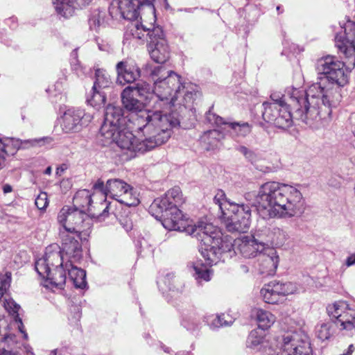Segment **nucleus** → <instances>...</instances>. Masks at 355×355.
<instances>
[{
    "label": "nucleus",
    "mask_w": 355,
    "mask_h": 355,
    "mask_svg": "<svg viewBox=\"0 0 355 355\" xmlns=\"http://www.w3.org/2000/svg\"><path fill=\"white\" fill-rule=\"evenodd\" d=\"M44 173L46 175H50L51 173V167L49 166L46 168Z\"/></svg>",
    "instance_id": "56"
},
{
    "label": "nucleus",
    "mask_w": 355,
    "mask_h": 355,
    "mask_svg": "<svg viewBox=\"0 0 355 355\" xmlns=\"http://www.w3.org/2000/svg\"><path fill=\"white\" fill-rule=\"evenodd\" d=\"M129 189V184L120 179H110L107 181V195L119 201L123 193Z\"/></svg>",
    "instance_id": "27"
},
{
    "label": "nucleus",
    "mask_w": 355,
    "mask_h": 355,
    "mask_svg": "<svg viewBox=\"0 0 355 355\" xmlns=\"http://www.w3.org/2000/svg\"><path fill=\"white\" fill-rule=\"evenodd\" d=\"M289 238V234L286 230L272 227L270 243L277 247H282L287 243Z\"/></svg>",
    "instance_id": "31"
},
{
    "label": "nucleus",
    "mask_w": 355,
    "mask_h": 355,
    "mask_svg": "<svg viewBox=\"0 0 355 355\" xmlns=\"http://www.w3.org/2000/svg\"><path fill=\"white\" fill-rule=\"evenodd\" d=\"M345 64L334 56L319 59L316 69L325 77L312 84L307 90L290 88L287 94L297 105V116L308 123L310 120H320L329 116L331 107L341 101V87L348 83Z\"/></svg>",
    "instance_id": "2"
},
{
    "label": "nucleus",
    "mask_w": 355,
    "mask_h": 355,
    "mask_svg": "<svg viewBox=\"0 0 355 355\" xmlns=\"http://www.w3.org/2000/svg\"><path fill=\"white\" fill-rule=\"evenodd\" d=\"M133 88L134 92L137 94L138 96L145 100L153 98L155 95L153 92V89L151 88L150 85L146 82H139L135 86H130Z\"/></svg>",
    "instance_id": "33"
},
{
    "label": "nucleus",
    "mask_w": 355,
    "mask_h": 355,
    "mask_svg": "<svg viewBox=\"0 0 355 355\" xmlns=\"http://www.w3.org/2000/svg\"><path fill=\"white\" fill-rule=\"evenodd\" d=\"M71 57L73 58L74 59L77 58V57H78L77 49H75L74 51H73V52L71 53Z\"/></svg>",
    "instance_id": "55"
},
{
    "label": "nucleus",
    "mask_w": 355,
    "mask_h": 355,
    "mask_svg": "<svg viewBox=\"0 0 355 355\" xmlns=\"http://www.w3.org/2000/svg\"><path fill=\"white\" fill-rule=\"evenodd\" d=\"M279 9H280V6H277V10H279Z\"/></svg>",
    "instance_id": "59"
},
{
    "label": "nucleus",
    "mask_w": 355,
    "mask_h": 355,
    "mask_svg": "<svg viewBox=\"0 0 355 355\" xmlns=\"http://www.w3.org/2000/svg\"><path fill=\"white\" fill-rule=\"evenodd\" d=\"M92 0H52L56 12L64 18L72 17L75 11L87 6Z\"/></svg>",
    "instance_id": "24"
},
{
    "label": "nucleus",
    "mask_w": 355,
    "mask_h": 355,
    "mask_svg": "<svg viewBox=\"0 0 355 355\" xmlns=\"http://www.w3.org/2000/svg\"><path fill=\"white\" fill-rule=\"evenodd\" d=\"M3 307L9 314L14 316L15 320L18 322L19 324L22 325L21 320L19 317L18 313L20 309L19 304H17L12 299H5Z\"/></svg>",
    "instance_id": "41"
},
{
    "label": "nucleus",
    "mask_w": 355,
    "mask_h": 355,
    "mask_svg": "<svg viewBox=\"0 0 355 355\" xmlns=\"http://www.w3.org/2000/svg\"><path fill=\"white\" fill-rule=\"evenodd\" d=\"M282 351L284 355H312L309 338L302 332H289L283 336Z\"/></svg>",
    "instance_id": "13"
},
{
    "label": "nucleus",
    "mask_w": 355,
    "mask_h": 355,
    "mask_svg": "<svg viewBox=\"0 0 355 355\" xmlns=\"http://www.w3.org/2000/svg\"><path fill=\"white\" fill-rule=\"evenodd\" d=\"M53 139L50 137H44L37 139L25 140L26 144H28L29 147H42L51 146L53 145Z\"/></svg>",
    "instance_id": "44"
},
{
    "label": "nucleus",
    "mask_w": 355,
    "mask_h": 355,
    "mask_svg": "<svg viewBox=\"0 0 355 355\" xmlns=\"http://www.w3.org/2000/svg\"><path fill=\"white\" fill-rule=\"evenodd\" d=\"M28 144L15 138H6L2 140V144L0 146V150L6 155H14L21 148H28Z\"/></svg>",
    "instance_id": "28"
},
{
    "label": "nucleus",
    "mask_w": 355,
    "mask_h": 355,
    "mask_svg": "<svg viewBox=\"0 0 355 355\" xmlns=\"http://www.w3.org/2000/svg\"><path fill=\"white\" fill-rule=\"evenodd\" d=\"M112 83L110 76L105 70L103 69H96L95 70L94 89H107L111 87Z\"/></svg>",
    "instance_id": "30"
},
{
    "label": "nucleus",
    "mask_w": 355,
    "mask_h": 355,
    "mask_svg": "<svg viewBox=\"0 0 355 355\" xmlns=\"http://www.w3.org/2000/svg\"><path fill=\"white\" fill-rule=\"evenodd\" d=\"M182 92L184 93L182 100L184 104H182V102H175V107H170L169 113H164L166 114L168 119H169V121H172L176 119H178V121L177 124L171 125V126L170 127L171 134L172 133V128L180 125L181 116L180 113L184 112V111H185L187 107L190 108L194 100L198 95V90L197 86L191 83H183L182 82L180 94Z\"/></svg>",
    "instance_id": "16"
},
{
    "label": "nucleus",
    "mask_w": 355,
    "mask_h": 355,
    "mask_svg": "<svg viewBox=\"0 0 355 355\" xmlns=\"http://www.w3.org/2000/svg\"><path fill=\"white\" fill-rule=\"evenodd\" d=\"M64 258L58 250L48 249L42 258L35 262V270L44 279V286L48 288H62L65 284L68 271L69 277L76 288H84L87 286L86 272L72 265L70 260L63 264Z\"/></svg>",
    "instance_id": "5"
},
{
    "label": "nucleus",
    "mask_w": 355,
    "mask_h": 355,
    "mask_svg": "<svg viewBox=\"0 0 355 355\" xmlns=\"http://www.w3.org/2000/svg\"><path fill=\"white\" fill-rule=\"evenodd\" d=\"M204 259H205L203 257ZM206 265L202 263L200 261H197L193 264V269L194 271L193 276L199 284L202 282H209L211 280L212 271L207 267V265L212 266L213 264H209L207 261Z\"/></svg>",
    "instance_id": "29"
},
{
    "label": "nucleus",
    "mask_w": 355,
    "mask_h": 355,
    "mask_svg": "<svg viewBox=\"0 0 355 355\" xmlns=\"http://www.w3.org/2000/svg\"><path fill=\"white\" fill-rule=\"evenodd\" d=\"M93 188L94 189L97 191L96 193L92 194L94 198H96V195H101L103 198V200H105L106 201L105 198L107 196V184L104 186V182L101 180H98L94 184Z\"/></svg>",
    "instance_id": "47"
},
{
    "label": "nucleus",
    "mask_w": 355,
    "mask_h": 355,
    "mask_svg": "<svg viewBox=\"0 0 355 355\" xmlns=\"http://www.w3.org/2000/svg\"><path fill=\"white\" fill-rule=\"evenodd\" d=\"M223 138V135L219 130H211L205 132L201 137L202 142L209 145V147L214 148L217 146L218 142Z\"/></svg>",
    "instance_id": "34"
},
{
    "label": "nucleus",
    "mask_w": 355,
    "mask_h": 355,
    "mask_svg": "<svg viewBox=\"0 0 355 355\" xmlns=\"http://www.w3.org/2000/svg\"><path fill=\"white\" fill-rule=\"evenodd\" d=\"M214 202L216 205H218L220 210L221 211V218L224 216L225 212H227V210L231 209L232 205H236V203L231 202L227 200L225 192L223 190H218L214 198Z\"/></svg>",
    "instance_id": "32"
},
{
    "label": "nucleus",
    "mask_w": 355,
    "mask_h": 355,
    "mask_svg": "<svg viewBox=\"0 0 355 355\" xmlns=\"http://www.w3.org/2000/svg\"><path fill=\"white\" fill-rule=\"evenodd\" d=\"M1 144H2V139H0V146H1Z\"/></svg>",
    "instance_id": "58"
},
{
    "label": "nucleus",
    "mask_w": 355,
    "mask_h": 355,
    "mask_svg": "<svg viewBox=\"0 0 355 355\" xmlns=\"http://www.w3.org/2000/svg\"><path fill=\"white\" fill-rule=\"evenodd\" d=\"M276 285L282 300H284L285 296L297 293L300 290L298 286L293 282L282 283L276 282Z\"/></svg>",
    "instance_id": "37"
},
{
    "label": "nucleus",
    "mask_w": 355,
    "mask_h": 355,
    "mask_svg": "<svg viewBox=\"0 0 355 355\" xmlns=\"http://www.w3.org/2000/svg\"><path fill=\"white\" fill-rule=\"evenodd\" d=\"M345 265L347 267H350L352 266L355 265V253L352 254L347 258Z\"/></svg>",
    "instance_id": "51"
},
{
    "label": "nucleus",
    "mask_w": 355,
    "mask_h": 355,
    "mask_svg": "<svg viewBox=\"0 0 355 355\" xmlns=\"http://www.w3.org/2000/svg\"><path fill=\"white\" fill-rule=\"evenodd\" d=\"M316 336L321 340H326L329 339L333 331H331V325L330 324H322L316 328Z\"/></svg>",
    "instance_id": "43"
},
{
    "label": "nucleus",
    "mask_w": 355,
    "mask_h": 355,
    "mask_svg": "<svg viewBox=\"0 0 355 355\" xmlns=\"http://www.w3.org/2000/svg\"><path fill=\"white\" fill-rule=\"evenodd\" d=\"M60 235L62 239V250H60L61 254L64 257L63 253H64L72 261H78L82 256V248L78 241L76 239L78 237L74 234L64 233V232H60ZM48 249L53 250L52 247H49L46 248V252ZM55 250L59 251L58 248Z\"/></svg>",
    "instance_id": "21"
},
{
    "label": "nucleus",
    "mask_w": 355,
    "mask_h": 355,
    "mask_svg": "<svg viewBox=\"0 0 355 355\" xmlns=\"http://www.w3.org/2000/svg\"><path fill=\"white\" fill-rule=\"evenodd\" d=\"M119 222L121 225L123 226L124 230L127 232L130 231L132 228V222L130 218L128 217H121L119 219Z\"/></svg>",
    "instance_id": "50"
},
{
    "label": "nucleus",
    "mask_w": 355,
    "mask_h": 355,
    "mask_svg": "<svg viewBox=\"0 0 355 355\" xmlns=\"http://www.w3.org/2000/svg\"><path fill=\"white\" fill-rule=\"evenodd\" d=\"M227 315L225 314L216 315H207L205 317V321L210 326L211 328H219L221 327L229 326L232 323V321L226 319Z\"/></svg>",
    "instance_id": "36"
},
{
    "label": "nucleus",
    "mask_w": 355,
    "mask_h": 355,
    "mask_svg": "<svg viewBox=\"0 0 355 355\" xmlns=\"http://www.w3.org/2000/svg\"><path fill=\"white\" fill-rule=\"evenodd\" d=\"M136 93L134 92L133 88L130 87H126L121 92V97L122 104L124 107L132 112L136 113V118L138 116L141 114V112H159L161 114L168 119L166 114H164L163 110H143L144 103L135 98Z\"/></svg>",
    "instance_id": "22"
},
{
    "label": "nucleus",
    "mask_w": 355,
    "mask_h": 355,
    "mask_svg": "<svg viewBox=\"0 0 355 355\" xmlns=\"http://www.w3.org/2000/svg\"><path fill=\"white\" fill-rule=\"evenodd\" d=\"M74 208L83 210V213L87 211L89 214L99 221H103L108 216L109 205L105 200L100 202L92 198V193L87 189L79 190L73 198Z\"/></svg>",
    "instance_id": "12"
},
{
    "label": "nucleus",
    "mask_w": 355,
    "mask_h": 355,
    "mask_svg": "<svg viewBox=\"0 0 355 355\" xmlns=\"http://www.w3.org/2000/svg\"><path fill=\"white\" fill-rule=\"evenodd\" d=\"M272 227L263 226L256 229L253 235L251 236H255L256 239L258 240V242H263L264 250L268 245V243H270L271 233H272Z\"/></svg>",
    "instance_id": "38"
},
{
    "label": "nucleus",
    "mask_w": 355,
    "mask_h": 355,
    "mask_svg": "<svg viewBox=\"0 0 355 355\" xmlns=\"http://www.w3.org/2000/svg\"><path fill=\"white\" fill-rule=\"evenodd\" d=\"M290 88H294L293 87H288L286 88V89L285 90V94L282 96V97H279L276 93H273L270 95V98H272V96L274 95V98L275 99H277V101L278 102H280V101H283L284 103H287L286 102V98L288 97L290 100V103H289V105H292L293 108L295 110V114H297V105L296 103V102H295L294 99H293L288 94H287V90ZM295 117L297 119H300L302 121L304 122L307 125H309L310 126H313L315 125V123L319 121L320 120H312L311 121L310 120V122L308 123L307 121H306L305 120H303L302 119L300 118V117H297V115H295Z\"/></svg>",
    "instance_id": "39"
},
{
    "label": "nucleus",
    "mask_w": 355,
    "mask_h": 355,
    "mask_svg": "<svg viewBox=\"0 0 355 355\" xmlns=\"http://www.w3.org/2000/svg\"><path fill=\"white\" fill-rule=\"evenodd\" d=\"M65 169H66V167L64 166H61L58 167L56 168V171H55L56 175H61L64 173Z\"/></svg>",
    "instance_id": "52"
},
{
    "label": "nucleus",
    "mask_w": 355,
    "mask_h": 355,
    "mask_svg": "<svg viewBox=\"0 0 355 355\" xmlns=\"http://www.w3.org/2000/svg\"><path fill=\"white\" fill-rule=\"evenodd\" d=\"M182 324L188 330H193L198 326V320L196 318H184Z\"/></svg>",
    "instance_id": "49"
},
{
    "label": "nucleus",
    "mask_w": 355,
    "mask_h": 355,
    "mask_svg": "<svg viewBox=\"0 0 355 355\" xmlns=\"http://www.w3.org/2000/svg\"><path fill=\"white\" fill-rule=\"evenodd\" d=\"M157 217L162 218L163 226L168 230L185 231L200 242V252L202 257L211 261L218 260L220 251H226L231 247L230 243H223L221 232L211 223L199 221L194 225L189 224L182 211L176 206L164 209Z\"/></svg>",
    "instance_id": "3"
},
{
    "label": "nucleus",
    "mask_w": 355,
    "mask_h": 355,
    "mask_svg": "<svg viewBox=\"0 0 355 355\" xmlns=\"http://www.w3.org/2000/svg\"><path fill=\"white\" fill-rule=\"evenodd\" d=\"M92 120L90 114L85 113L83 110L71 108L67 110L63 114L61 128L66 133L76 132L87 125Z\"/></svg>",
    "instance_id": "17"
},
{
    "label": "nucleus",
    "mask_w": 355,
    "mask_h": 355,
    "mask_svg": "<svg viewBox=\"0 0 355 355\" xmlns=\"http://www.w3.org/2000/svg\"><path fill=\"white\" fill-rule=\"evenodd\" d=\"M253 202L266 211L270 218L289 219L301 217L306 207L302 192L290 184L267 182L259 189Z\"/></svg>",
    "instance_id": "4"
},
{
    "label": "nucleus",
    "mask_w": 355,
    "mask_h": 355,
    "mask_svg": "<svg viewBox=\"0 0 355 355\" xmlns=\"http://www.w3.org/2000/svg\"><path fill=\"white\" fill-rule=\"evenodd\" d=\"M117 83L121 85L132 83L141 76V70L135 62L123 60L116 65Z\"/></svg>",
    "instance_id": "19"
},
{
    "label": "nucleus",
    "mask_w": 355,
    "mask_h": 355,
    "mask_svg": "<svg viewBox=\"0 0 355 355\" xmlns=\"http://www.w3.org/2000/svg\"><path fill=\"white\" fill-rule=\"evenodd\" d=\"M18 328H20V326H19V325L18 326ZM20 329V331L22 332L21 329Z\"/></svg>",
    "instance_id": "60"
},
{
    "label": "nucleus",
    "mask_w": 355,
    "mask_h": 355,
    "mask_svg": "<svg viewBox=\"0 0 355 355\" xmlns=\"http://www.w3.org/2000/svg\"><path fill=\"white\" fill-rule=\"evenodd\" d=\"M35 203L39 209L42 210L46 209L49 204L47 193L41 192L36 198Z\"/></svg>",
    "instance_id": "48"
},
{
    "label": "nucleus",
    "mask_w": 355,
    "mask_h": 355,
    "mask_svg": "<svg viewBox=\"0 0 355 355\" xmlns=\"http://www.w3.org/2000/svg\"><path fill=\"white\" fill-rule=\"evenodd\" d=\"M251 196H252V194H251V193H248V194H246V196H245V198H246L247 200H250V198H251Z\"/></svg>",
    "instance_id": "57"
},
{
    "label": "nucleus",
    "mask_w": 355,
    "mask_h": 355,
    "mask_svg": "<svg viewBox=\"0 0 355 355\" xmlns=\"http://www.w3.org/2000/svg\"><path fill=\"white\" fill-rule=\"evenodd\" d=\"M221 240L223 243H230L231 247L228 250L220 251L219 259L216 262L211 263V261L205 259L209 264H216L220 260H224L225 257H231L232 249H233L234 253L240 254L245 259L256 257L264 250L263 242H258L255 236H243L234 239L232 243L231 239L227 236L223 237V234L221 233Z\"/></svg>",
    "instance_id": "8"
},
{
    "label": "nucleus",
    "mask_w": 355,
    "mask_h": 355,
    "mask_svg": "<svg viewBox=\"0 0 355 355\" xmlns=\"http://www.w3.org/2000/svg\"><path fill=\"white\" fill-rule=\"evenodd\" d=\"M127 206H136L139 203V194L130 185L129 189L123 193L119 201Z\"/></svg>",
    "instance_id": "35"
},
{
    "label": "nucleus",
    "mask_w": 355,
    "mask_h": 355,
    "mask_svg": "<svg viewBox=\"0 0 355 355\" xmlns=\"http://www.w3.org/2000/svg\"><path fill=\"white\" fill-rule=\"evenodd\" d=\"M263 118L268 123L274 124L279 128L286 129L290 128L293 123V119H298L292 115L289 105L284 103L283 101L278 102L275 99L274 95L272 96L271 102H264L263 103Z\"/></svg>",
    "instance_id": "10"
},
{
    "label": "nucleus",
    "mask_w": 355,
    "mask_h": 355,
    "mask_svg": "<svg viewBox=\"0 0 355 355\" xmlns=\"http://www.w3.org/2000/svg\"><path fill=\"white\" fill-rule=\"evenodd\" d=\"M253 315L259 328L262 330L268 329L276 321V316L273 313L261 308L254 309Z\"/></svg>",
    "instance_id": "25"
},
{
    "label": "nucleus",
    "mask_w": 355,
    "mask_h": 355,
    "mask_svg": "<svg viewBox=\"0 0 355 355\" xmlns=\"http://www.w3.org/2000/svg\"><path fill=\"white\" fill-rule=\"evenodd\" d=\"M123 115L120 106L108 105L100 129V136L104 146L116 144L128 159L166 143L171 137L170 127L178 122L176 119L169 121L159 112H141L134 119L138 130L145 136V139L140 140L125 128Z\"/></svg>",
    "instance_id": "1"
},
{
    "label": "nucleus",
    "mask_w": 355,
    "mask_h": 355,
    "mask_svg": "<svg viewBox=\"0 0 355 355\" xmlns=\"http://www.w3.org/2000/svg\"><path fill=\"white\" fill-rule=\"evenodd\" d=\"M258 256L260 272L266 275L275 274L279 261L277 251L267 248Z\"/></svg>",
    "instance_id": "23"
},
{
    "label": "nucleus",
    "mask_w": 355,
    "mask_h": 355,
    "mask_svg": "<svg viewBox=\"0 0 355 355\" xmlns=\"http://www.w3.org/2000/svg\"><path fill=\"white\" fill-rule=\"evenodd\" d=\"M263 300L268 304H279L283 302L277 288L276 282H270L265 285L260 291Z\"/></svg>",
    "instance_id": "26"
},
{
    "label": "nucleus",
    "mask_w": 355,
    "mask_h": 355,
    "mask_svg": "<svg viewBox=\"0 0 355 355\" xmlns=\"http://www.w3.org/2000/svg\"><path fill=\"white\" fill-rule=\"evenodd\" d=\"M344 33H338L335 36V43L339 51L348 59L349 64L355 65V22L347 21Z\"/></svg>",
    "instance_id": "15"
},
{
    "label": "nucleus",
    "mask_w": 355,
    "mask_h": 355,
    "mask_svg": "<svg viewBox=\"0 0 355 355\" xmlns=\"http://www.w3.org/2000/svg\"><path fill=\"white\" fill-rule=\"evenodd\" d=\"M106 101V94L105 89H94L92 88V93L89 98H87V102L93 107H98L104 105Z\"/></svg>",
    "instance_id": "40"
},
{
    "label": "nucleus",
    "mask_w": 355,
    "mask_h": 355,
    "mask_svg": "<svg viewBox=\"0 0 355 355\" xmlns=\"http://www.w3.org/2000/svg\"><path fill=\"white\" fill-rule=\"evenodd\" d=\"M154 22L147 24H139L138 22L132 23L127 32L125 37H132L139 44L148 42V50L151 59L157 63H164L170 57V49L164 37L162 28L155 26Z\"/></svg>",
    "instance_id": "7"
},
{
    "label": "nucleus",
    "mask_w": 355,
    "mask_h": 355,
    "mask_svg": "<svg viewBox=\"0 0 355 355\" xmlns=\"http://www.w3.org/2000/svg\"><path fill=\"white\" fill-rule=\"evenodd\" d=\"M4 160H5L4 156L0 155V169L2 168Z\"/></svg>",
    "instance_id": "54"
},
{
    "label": "nucleus",
    "mask_w": 355,
    "mask_h": 355,
    "mask_svg": "<svg viewBox=\"0 0 355 355\" xmlns=\"http://www.w3.org/2000/svg\"><path fill=\"white\" fill-rule=\"evenodd\" d=\"M237 150L250 161L252 164H254L257 161V155L252 150L248 149L245 146H241L237 148Z\"/></svg>",
    "instance_id": "46"
},
{
    "label": "nucleus",
    "mask_w": 355,
    "mask_h": 355,
    "mask_svg": "<svg viewBox=\"0 0 355 355\" xmlns=\"http://www.w3.org/2000/svg\"><path fill=\"white\" fill-rule=\"evenodd\" d=\"M207 118L210 123H214L217 126L224 124V129L228 131L233 137H244L249 135L252 130V127L248 123H225L222 117L210 112L207 114Z\"/></svg>",
    "instance_id": "20"
},
{
    "label": "nucleus",
    "mask_w": 355,
    "mask_h": 355,
    "mask_svg": "<svg viewBox=\"0 0 355 355\" xmlns=\"http://www.w3.org/2000/svg\"><path fill=\"white\" fill-rule=\"evenodd\" d=\"M329 315L336 319L340 330L351 331L355 328V310L345 301L336 302L327 307Z\"/></svg>",
    "instance_id": "14"
},
{
    "label": "nucleus",
    "mask_w": 355,
    "mask_h": 355,
    "mask_svg": "<svg viewBox=\"0 0 355 355\" xmlns=\"http://www.w3.org/2000/svg\"><path fill=\"white\" fill-rule=\"evenodd\" d=\"M221 219L228 232H246L251 223V209L243 204L232 205Z\"/></svg>",
    "instance_id": "11"
},
{
    "label": "nucleus",
    "mask_w": 355,
    "mask_h": 355,
    "mask_svg": "<svg viewBox=\"0 0 355 355\" xmlns=\"http://www.w3.org/2000/svg\"><path fill=\"white\" fill-rule=\"evenodd\" d=\"M85 213L74 207H64L58 215V221L63 227L64 233L76 235L82 239V236H87L89 224L85 223Z\"/></svg>",
    "instance_id": "9"
},
{
    "label": "nucleus",
    "mask_w": 355,
    "mask_h": 355,
    "mask_svg": "<svg viewBox=\"0 0 355 355\" xmlns=\"http://www.w3.org/2000/svg\"><path fill=\"white\" fill-rule=\"evenodd\" d=\"M184 202L182 192L179 187H174L168 190L164 196L155 199L150 206V212L156 218L164 209L171 206L178 207Z\"/></svg>",
    "instance_id": "18"
},
{
    "label": "nucleus",
    "mask_w": 355,
    "mask_h": 355,
    "mask_svg": "<svg viewBox=\"0 0 355 355\" xmlns=\"http://www.w3.org/2000/svg\"><path fill=\"white\" fill-rule=\"evenodd\" d=\"M105 12L98 8L94 9L89 18V26L92 29H97L104 21Z\"/></svg>",
    "instance_id": "42"
},
{
    "label": "nucleus",
    "mask_w": 355,
    "mask_h": 355,
    "mask_svg": "<svg viewBox=\"0 0 355 355\" xmlns=\"http://www.w3.org/2000/svg\"><path fill=\"white\" fill-rule=\"evenodd\" d=\"M263 337L257 331H252L247 340V346L251 349H257L263 343Z\"/></svg>",
    "instance_id": "45"
},
{
    "label": "nucleus",
    "mask_w": 355,
    "mask_h": 355,
    "mask_svg": "<svg viewBox=\"0 0 355 355\" xmlns=\"http://www.w3.org/2000/svg\"><path fill=\"white\" fill-rule=\"evenodd\" d=\"M4 193H8L12 191V187L9 184H5L3 187Z\"/></svg>",
    "instance_id": "53"
},
{
    "label": "nucleus",
    "mask_w": 355,
    "mask_h": 355,
    "mask_svg": "<svg viewBox=\"0 0 355 355\" xmlns=\"http://www.w3.org/2000/svg\"><path fill=\"white\" fill-rule=\"evenodd\" d=\"M150 76L154 81L153 92L157 98L154 108L164 109L175 107V101L181 92L182 77L163 66L153 67Z\"/></svg>",
    "instance_id": "6"
}]
</instances>
